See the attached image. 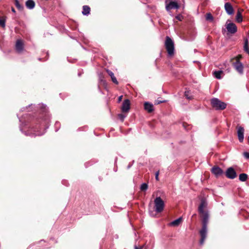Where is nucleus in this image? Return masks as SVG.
Instances as JSON below:
<instances>
[{"mask_svg":"<svg viewBox=\"0 0 249 249\" xmlns=\"http://www.w3.org/2000/svg\"><path fill=\"white\" fill-rule=\"evenodd\" d=\"M165 47L168 54L170 56L173 55L175 51L174 43L173 40L168 36L166 37Z\"/></svg>","mask_w":249,"mask_h":249,"instance_id":"nucleus-1","label":"nucleus"},{"mask_svg":"<svg viewBox=\"0 0 249 249\" xmlns=\"http://www.w3.org/2000/svg\"><path fill=\"white\" fill-rule=\"evenodd\" d=\"M211 103L213 107L216 110H223L227 107V105L225 103L216 98H213L211 100Z\"/></svg>","mask_w":249,"mask_h":249,"instance_id":"nucleus-2","label":"nucleus"},{"mask_svg":"<svg viewBox=\"0 0 249 249\" xmlns=\"http://www.w3.org/2000/svg\"><path fill=\"white\" fill-rule=\"evenodd\" d=\"M155 211L157 213H160L163 210L164 203L160 197H157L154 200Z\"/></svg>","mask_w":249,"mask_h":249,"instance_id":"nucleus-3","label":"nucleus"},{"mask_svg":"<svg viewBox=\"0 0 249 249\" xmlns=\"http://www.w3.org/2000/svg\"><path fill=\"white\" fill-rule=\"evenodd\" d=\"M168 0H165L166 10L170 13V10L173 9H178L179 7V5L176 1H170L169 3H167Z\"/></svg>","mask_w":249,"mask_h":249,"instance_id":"nucleus-4","label":"nucleus"},{"mask_svg":"<svg viewBox=\"0 0 249 249\" xmlns=\"http://www.w3.org/2000/svg\"><path fill=\"white\" fill-rule=\"evenodd\" d=\"M232 64L235 70L240 74H242L243 73L244 66L243 64L240 61L232 62Z\"/></svg>","mask_w":249,"mask_h":249,"instance_id":"nucleus-5","label":"nucleus"},{"mask_svg":"<svg viewBox=\"0 0 249 249\" xmlns=\"http://www.w3.org/2000/svg\"><path fill=\"white\" fill-rule=\"evenodd\" d=\"M207 226H202V229L199 231L200 236H201V239L200 240V244L203 245L204 241L206 238L207 236Z\"/></svg>","mask_w":249,"mask_h":249,"instance_id":"nucleus-6","label":"nucleus"},{"mask_svg":"<svg viewBox=\"0 0 249 249\" xmlns=\"http://www.w3.org/2000/svg\"><path fill=\"white\" fill-rule=\"evenodd\" d=\"M226 27L228 32L231 34H235L237 31V27L233 23H228L227 22Z\"/></svg>","mask_w":249,"mask_h":249,"instance_id":"nucleus-7","label":"nucleus"},{"mask_svg":"<svg viewBox=\"0 0 249 249\" xmlns=\"http://www.w3.org/2000/svg\"><path fill=\"white\" fill-rule=\"evenodd\" d=\"M225 174L226 177L230 179H234L237 176L236 173L232 167L228 168Z\"/></svg>","mask_w":249,"mask_h":249,"instance_id":"nucleus-8","label":"nucleus"},{"mask_svg":"<svg viewBox=\"0 0 249 249\" xmlns=\"http://www.w3.org/2000/svg\"><path fill=\"white\" fill-rule=\"evenodd\" d=\"M208 205L207 202L205 198H202L201 200V203L198 207V211L199 213H203L204 212H207V211H205L204 209L207 208Z\"/></svg>","mask_w":249,"mask_h":249,"instance_id":"nucleus-9","label":"nucleus"},{"mask_svg":"<svg viewBox=\"0 0 249 249\" xmlns=\"http://www.w3.org/2000/svg\"><path fill=\"white\" fill-rule=\"evenodd\" d=\"M130 109V101L128 99H125L124 101L122 106V110L123 112H128Z\"/></svg>","mask_w":249,"mask_h":249,"instance_id":"nucleus-10","label":"nucleus"},{"mask_svg":"<svg viewBox=\"0 0 249 249\" xmlns=\"http://www.w3.org/2000/svg\"><path fill=\"white\" fill-rule=\"evenodd\" d=\"M244 129L243 127L239 126L237 129V135L240 142H242L244 140Z\"/></svg>","mask_w":249,"mask_h":249,"instance_id":"nucleus-11","label":"nucleus"},{"mask_svg":"<svg viewBox=\"0 0 249 249\" xmlns=\"http://www.w3.org/2000/svg\"><path fill=\"white\" fill-rule=\"evenodd\" d=\"M199 213L201 214L202 217V226H207V224L209 221L208 212H207Z\"/></svg>","mask_w":249,"mask_h":249,"instance_id":"nucleus-12","label":"nucleus"},{"mask_svg":"<svg viewBox=\"0 0 249 249\" xmlns=\"http://www.w3.org/2000/svg\"><path fill=\"white\" fill-rule=\"evenodd\" d=\"M212 172L216 177L221 175L223 173V170L218 166H214L212 168Z\"/></svg>","mask_w":249,"mask_h":249,"instance_id":"nucleus-13","label":"nucleus"},{"mask_svg":"<svg viewBox=\"0 0 249 249\" xmlns=\"http://www.w3.org/2000/svg\"><path fill=\"white\" fill-rule=\"evenodd\" d=\"M224 7L225 9L228 14L231 15L233 13V7L230 3L226 2L225 4Z\"/></svg>","mask_w":249,"mask_h":249,"instance_id":"nucleus-14","label":"nucleus"},{"mask_svg":"<svg viewBox=\"0 0 249 249\" xmlns=\"http://www.w3.org/2000/svg\"><path fill=\"white\" fill-rule=\"evenodd\" d=\"M16 51L18 53H21L23 50V43L21 40H18L16 44Z\"/></svg>","mask_w":249,"mask_h":249,"instance_id":"nucleus-15","label":"nucleus"},{"mask_svg":"<svg viewBox=\"0 0 249 249\" xmlns=\"http://www.w3.org/2000/svg\"><path fill=\"white\" fill-rule=\"evenodd\" d=\"M144 108L145 110L149 113L152 112L154 110L153 104L149 103V102H145L144 104Z\"/></svg>","mask_w":249,"mask_h":249,"instance_id":"nucleus-16","label":"nucleus"},{"mask_svg":"<svg viewBox=\"0 0 249 249\" xmlns=\"http://www.w3.org/2000/svg\"><path fill=\"white\" fill-rule=\"evenodd\" d=\"M243 11V9H239L237 12L235 19L237 22L240 23L243 21V18L242 16V12Z\"/></svg>","mask_w":249,"mask_h":249,"instance_id":"nucleus-17","label":"nucleus"},{"mask_svg":"<svg viewBox=\"0 0 249 249\" xmlns=\"http://www.w3.org/2000/svg\"><path fill=\"white\" fill-rule=\"evenodd\" d=\"M26 7L29 9H33L35 6V3L33 0H28L25 3Z\"/></svg>","mask_w":249,"mask_h":249,"instance_id":"nucleus-18","label":"nucleus"},{"mask_svg":"<svg viewBox=\"0 0 249 249\" xmlns=\"http://www.w3.org/2000/svg\"><path fill=\"white\" fill-rule=\"evenodd\" d=\"M106 71L108 74L111 77L112 82L115 84L117 85L118 84V82L117 81V79L115 77L113 72L109 70H107Z\"/></svg>","mask_w":249,"mask_h":249,"instance_id":"nucleus-19","label":"nucleus"},{"mask_svg":"<svg viewBox=\"0 0 249 249\" xmlns=\"http://www.w3.org/2000/svg\"><path fill=\"white\" fill-rule=\"evenodd\" d=\"M182 217H179L178 218L173 221L170 223V225L172 226L177 227L178 226L182 221Z\"/></svg>","mask_w":249,"mask_h":249,"instance_id":"nucleus-20","label":"nucleus"},{"mask_svg":"<svg viewBox=\"0 0 249 249\" xmlns=\"http://www.w3.org/2000/svg\"><path fill=\"white\" fill-rule=\"evenodd\" d=\"M90 9L89 6L84 5L83 6L82 14L84 15L88 16L90 13Z\"/></svg>","mask_w":249,"mask_h":249,"instance_id":"nucleus-21","label":"nucleus"},{"mask_svg":"<svg viewBox=\"0 0 249 249\" xmlns=\"http://www.w3.org/2000/svg\"><path fill=\"white\" fill-rule=\"evenodd\" d=\"M223 71H213V75L216 78L220 79L221 78V75Z\"/></svg>","mask_w":249,"mask_h":249,"instance_id":"nucleus-22","label":"nucleus"},{"mask_svg":"<svg viewBox=\"0 0 249 249\" xmlns=\"http://www.w3.org/2000/svg\"><path fill=\"white\" fill-rule=\"evenodd\" d=\"M248 178V175L245 173L240 174L239 179L241 181H245Z\"/></svg>","mask_w":249,"mask_h":249,"instance_id":"nucleus-23","label":"nucleus"},{"mask_svg":"<svg viewBox=\"0 0 249 249\" xmlns=\"http://www.w3.org/2000/svg\"><path fill=\"white\" fill-rule=\"evenodd\" d=\"M248 40L247 38H246L245 40L244 45V50L245 52H246L247 53L249 54V49L248 47Z\"/></svg>","mask_w":249,"mask_h":249,"instance_id":"nucleus-24","label":"nucleus"},{"mask_svg":"<svg viewBox=\"0 0 249 249\" xmlns=\"http://www.w3.org/2000/svg\"><path fill=\"white\" fill-rule=\"evenodd\" d=\"M15 4L16 6V7L19 10H22L23 9V6L21 5L18 0H15Z\"/></svg>","mask_w":249,"mask_h":249,"instance_id":"nucleus-25","label":"nucleus"},{"mask_svg":"<svg viewBox=\"0 0 249 249\" xmlns=\"http://www.w3.org/2000/svg\"><path fill=\"white\" fill-rule=\"evenodd\" d=\"M206 19L208 21H213V17L211 13H207L206 15Z\"/></svg>","mask_w":249,"mask_h":249,"instance_id":"nucleus-26","label":"nucleus"},{"mask_svg":"<svg viewBox=\"0 0 249 249\" xmlns=\"http://www.w3.org/2000/svg\"><path fill=\"white\" fill-rule=\"evenodd\" d=\"M148 188V185L146 183H142L140 187L142 191H146Z\"/></svg>","mask_w":249,"mask_h":249,"instance_id":"nucleus-27","label":"nucleus"},{"mask_svg":"<svg viewBox=\"0 0 249 249\" xmlns=\"http://www.w3.org/2000/svg\"><path fill=\"white\" fill-rule=\"evenodd\" d=\"M242 58V56L241 54H239L235 57L231 59V61L235 60V61H240V59Z\"/></svg>","mask_w":249,"mask_h":249,"instance_id":"nucleus-28","label":"nucleus"},{"mask_svg":"<svg viewBox=\"0 0 249 249\" xmlns=\"http://www.w3.org/2000/svg\"><path fill=\"white\" fill-rule=\"evenodd\" d=\"M0 26L4 27L5 26V21L4 19H0Z\"/></svg>","mask_w":249,"mask_h":249,"instance_id":"nucleus-29","label":"nucleus"},{"mask_svg":"<svg viewBox=\"0 0 249 249\" xmlns=\"http://www.w3.org/2000/svg\"><path fill=\"white\" fill-rule=\"evenodd\" d=\"M118 117H119V119L123 122V121H124V119L125 117V116L122 114H120L118 115Z\"/></svg>","mask_w":249,"mask_h":249,"instance_id":"nucleus-30","label":"nucleus"},{"mask_svg":"<svg viewBox=\"0 0 249 249\" xmlns=\"http://www.w3.org/2000/svg\"><path fill=\"white\" fill-rule=\"evenodd\" d=\"M244 157L247 159H249V153L247 152H245L243 153Z\"/></svg>","mask_w":249,"mask_h":249,"instance_id":"nucleus-31","label":"nucleus"},{"mask_svg":"<svg viewBox=\"0 0 249 249\" xmlns=\"http://www.w3.org/2000/svg\"><path fill=\"white\" fill-rule=\"evenodd\" d=\"M144 248H145V249H146V248L145 247V244L141 246L140 247H138L136 246H135L134 247V249H143Z\"/></svg>","mask_w":249,"mask_h":249,"instance_id":"nucleus-32","label":"nucleus"},{"mask_svg":"<svg viewBox=\"0 0 249 249\" xmlns=\"http://www.w3.org/2000/svg\"><path fill=\"white\" fill-rule=\"evenodd\" d=\"M45 133L44 130H43V132L42 133H40L39 132H36L35 134H33L35 136H41L43 135Z\"/></svg>","mask_w":249,"mask_h":249,"instance_id":"nucleus-33","label":"nucleus"},{"mask_svg":"<svg viewBox=\"0 0 249 249\" xmlns=\"http://www.w3.org/2000/svg\"><path fill=\"white\" fill-rule=\"evenodd\" d=\"M189 91H185V97H186L187 99H191L192 98H191L190 96H189Z\"/></svg>","mask_w":249,"mask_h":249,"instance_id":"nucleus-34","label":"nucleus"},{"mask_svg":"<svg viewBox=\"0 0 249 249\" xmlns=\"http://www.w3.org/2000/svg\"><path fill=\"white\" fill-rule=\"evenodd\" d=\"M159 171H158L155 174V178L157 180H159Z\"/></svg>","mask_w":249,"mask_h":249,"instance_id":"nucleus-35","label":"nucleus"},{"mask_svg":"<svg viewBox=\"0 0 249 249\" xmlns=\"http://www.w3.org/2000/svg\"><path fill=\"white\" fill-rule=\"evenodd\" d=\"M42 123L43 124L42 125H44V124H49V120H44V121H43Z\"/></svg>","mask_w":249,"mask_h":249,"instance_id":"nucleus-36","label":"nucleus"},{"mask_svg":"<svg viewBox=\"0 0 249 249\" xmlns=\"http://www.w3.org/2000/svg\"><path fill=\"white\" fill-rule=\"evenodd\" d=\"M176 18L178 19L179 20H181V16L180 15H178L177 16H176Z\"/></svg>","mask_w":249,"mask_h":249,"instance_id":"nucleus-37","label":"nucleus"},{"mask_svg":"<svg viewBox=\"0 0 249 249\" xmlns=\"http://www.w3.org/2000/svg\"><path fill=\"white\" fill-rule=\"evenodd\" d=\"M122 97H123V96H120L119 97V98H118L119 102H120L121 101V100L122 99Z\"/></svg>","mask_w":249,"mask_h":249,"instance_id":"nucleus-38","label":"nucleus"},{"mask_svg":"<svg viewBox=\"0 0 249 249\" xmlns=\"http://www.w3.org/2000/svg\"><path fill=\"white\" fill-rule=\"evenodd\" d=\"M11 10H12V11L13 13H16V11H15V10L14 8L12 7V8H11Z\"/></svg>","mask_w":249,"mask_h":249,"instance_id":"nucleus-39","label":"nucleus"},{"mask_svg":"<svg viewBox=\"0 0 249 249\" xmlns=\"http://www.w3.org/2000/svg\"><path fill=\"white\" fill-rule=\"evenodd\" d=\"M41 107H42L43 108H44V109L46 110V108H45L46 106L45 105H41Z\"/></svg>","mask_w":249,"mask_h":249,"instance_id":"nucleus-40","label":"nucleus"},{"mask_svg":"<svg viewBox=\"0 0 249 249\" xmlns=\"http://www.w3.org/2000/svg\"><path fill=\"white\" fill-rule=\"evenodd\" d=\"M132 166V164H129L128 166H127V169H129L131 167V166Z\"/></svg>","mask_w":249,"mask_h":249,"instance_id":"nucleus-41","label":"nucleus"},{"mask_svg":"<svg viewBox=\"0 0 249 249\" xmlns=\"http://www.w3.org/2000/svg\"><path fill=\"white\" fill-rule=\"evenodd\" d=\"M162 102H163V101H158L157 103L158 104H160V103H162Z\"/></svg>","mask_w":249,"mask_h":249,"instance_id":"nucleus-42","label":"nucleus"},{"mask_svg":"<svg viewBox=\"0 0 249 249\" xmlns=\"http://www.w3.org/2000/svg\"><path fill=\"white\" fill-rule=\"evenodd\" d=\"M36 128H33V131L34 132H36Z\"/></svg>","mask_w":249,"mask_h":249,"instance_id":"nucleus-43","label":"nucleus"},{"mask_svg":"<svg viewBox=\"0 0 249 249\" xmlns=\"http://www.w3.org/2000/svg\"><path fill=\"white\" fill-rule=\"evenodd\" d=\"M19 121H20V122H21V119H20V118H19Z\"/></svg>","mask_w":249,"mask_h":249,"instance_id":"nucleus-44","label":"nucleus"}]
</instances>
